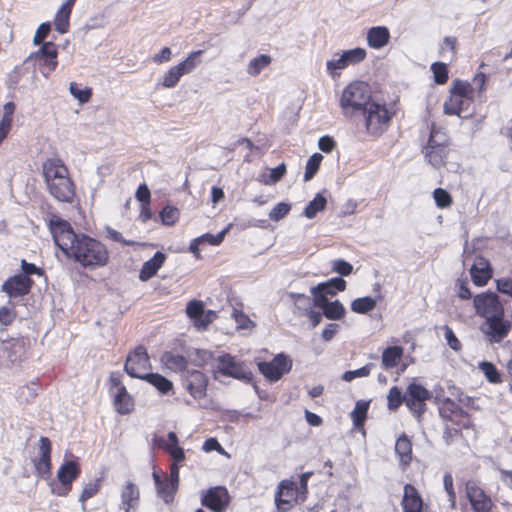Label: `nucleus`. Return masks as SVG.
Listing matches in <instances>:
<instances>
[{
	"instance_id": "9",
	"label": "nucleus",
	"mask_w": 512,
	"mask_h": 512,
	"mask_svg": "<svg viewBox=\"0 0 512 512\" xmlns=\"http://www.w3.org/2000/svg\"><path fill=\"white\" fill-rule=\"evenodd\" d=\"M150 369V359L143 346L136 347L133 352L128 354L124 370L129 376L141 379L149 373Z\"/></svg>"
},
{
	"instance_id": "29",
	"label": "nucleus",
	"mask_w": 512,
	"mask_h": 512,
	"mask_svg": "<svg viewBox=\"0 0 512 512\" xmlns=\"http://www.w3.org/2000/svg\"><path fill=\"white\" fill-rule=\"evenodd\" d=\"M290 297L292 299H296V300H303L306 303L305 315L310 320L312 328H315L316 326H318L321 323L322 317L324 316L323 311L320 312V311H315L312 309L314 307L313 299L311 300V298L305 294L293 293V292L290 293Z\"/></svg>"
},
{
	"instance_id": "8",
	"label": "nucleus",
	"mask_w": 512,
	"mask_h": 512,
	"mask_svg": "<svg viewBox=\"0 0 512 512\" xmlns=\"http://www.w3.org/2000/svg\"><path fill=\"white\" fill-rule=\"evenodd\" d=\"M405 404L412 414L420 418L426 411V401L432 397L429 390L415 382L410 383L406 388Z\"/></svg>"
},
{
	"instance_id": "57",
	"label": "nucleus",
	"mask_w": 512,
	"mask_h": 512,
	"mask_svg": "<svg viewBox=\"0 0 512 512\" xmlns=\"http://www.w3.org/2000/svg\"><path fill=\"white\" fill-rule=\"evenodd\" d=\"M227 231H228V228H225L222 231H220L219 233H217L216 235L206 233V234L199 236V239L202 244L208 243L210 245L217 246L223 242Z\"/></svg>"
},
{
	"instance_id": "4",
	"label": "nucleus",
	"mask_w": 512,
	"mask_h": 512,
	"mask_svg": "<svg viewBox=\"0 0 512 512\" xmlns=\"http://www.w3.org/2000/svg\"><path fill=\"white\" fill-rule=\"evenodd\" d=\"M371 102L370 88L362 81L347 85L340 98V106L345 116L361 113Z\"/></svg>"
},
{
	"instance_id": "51",
	"label": "nucleus",
	"mask_w": 512,
	"mask_h": 512,
	"mask_svg": "<svg viewBox=\"0 0 512 512\" xmlns=\"http://www.w3.org/2000/svg\"><path fill=\"white\" fill-rule=\"evenodd\" d=\"M204 304L200 300H192L187 304L186 313L189 318H191L196 326L197 321L200 319L203 314Z\"/></svg>"
},
{
	"instance_id": "45",
	"label": "nucleus",
	"mask_w": 512,
	"mask_h": 512,
	"mask_svg": "<svg viewBox=\"0 0 512 512\" xmlns=\"http://www.w3.org/2000/svg\"><path fill=\"white\" fill-rule=\"evenodd\" d=\"M183 73L180 71L177 65L171 67L162 77L161 85L165 88L175 87Z\"/></svg>"
},
{
	"instance_id": "6",
	"label": "nucleus",
	"mask_w": 512,
	"mask_h": 512,
	"mask_svg": "<svg viewBox=\"0 0 512 512\" xmlns=\"http://www.w3.org/2000/svg\"><path fill=\"white\" fill-rule=\"evenodd\" d=\"M473 305L476 314L484 318V321L504 315V307L499 296L491 291L474 296Z\"/></svg>"
},
{
	"instance_id": "25",
	"label": "nucleus",
	"mask_w": 512,
	"mask_h": 512,
	"mask_svg": "<svg viewBox=\"0 0 512 512\" xmlns=\"http://www.w3.org/2000/svg\"><path fill=\"white\" fill-rule=\"evenodd\" d=\"M390 39L389 29L385 26L371 27L367 32V43L371 48L381 49Z\"/></svg>"
},
{
	"instance_id": "16",
	"label": "nucleus",
	"mask_w": 512,
	"mask_h": 512,
	"mask_svg": "<svg viewBox=\"0 0 512 512\" xmlns=\"http://www.w3.org/2000/svg\"><path fill=\"white\" fill-rule=\"evenodd\" d=\"M33 285L30 277L22 274H16L5 280L1 286V290L5 292L10 299L27 295Z\"/></svg>"
},
{
	"instance_id": "12",
	"label": "nucleus",
	"mask_w": 512,
	"mask_h": 512,
	"mask_svg": "<svg viewBox=\"0 0 512 512\" xmlns=\"http://www.w3.org/2000/svg\"><path fill=\"white\" fill-rule=\"evenodd\" d=\"M512 322L503 316H498L484 321L481 327L482 333L492 343L502 342L509 334Z\"/></svg>"
},
{
	"instance_id": "31",
	"label": "nucleus",
	"mask_w": 512,
	"mask_h": 512,
	"mask_svg": "<svg viewBox=\"0 0 512 512\" xmlns=\"http://www.w3.org/2000/svg\"><path fill=\"white\" fill-rule=\"evenodd\" d=\"M114 397V405L116 410L120 414H128L133 409V400L132 397L127 392L125 386H121L117 391L111 393Z\"/></svg>"
},
{
	"instance_id": "28",
	"label": "nucleus",
	"mask_w": 512,
	"mask_h": 512,
	"mask_svg": "<svg viewBox=\"0 0 512 512\" xmlns=\"http://www.w3.org/2000/svg\"><path fill=\"white\" fill-rule=\"evenodd\" d=\"M57 48L53 42H45L39 49L38 56L43 61V65L47 68L48 73L55 70L57 62Z\"/></svg>"
},
{
	"instance_id": "48",
	"label": "nucleus",
	"mask_w": 512,
	"mask_h": 512,
	"mask_svg": "<svg viewBox=\"0 0 512 512\" xmlns=\"http://www.w3.org/2000/svg\"><path fill=\"white\" fill-rule=\"evenodd\" d=\"M459 409H461V407L455 401L450 398H446L439 406V414L441 418L448 420L452 416H455Z\"/></svg>"
},
{
	"instance_id": "55",
	"label": "nucleus",
	"mask_w": 512,
	"mask_h": 512,
	"mask_svg": "<svg viewBox=\"0 0 512 512\" xmlns=\"http://www.w3.org/2000/svg\"><path fill=\"white\" fill-rule=\"evenodd\" d=\"M442 330L444 331V338L447 342V345L454 351L461 350L462 345H461L459 339L456 337L452 328L449 327L448 325H444L442 327Z\"/></svg>"
},
{
	"instance_id": "24",
	"label": "nucleus",
	"mask_w": 512,
	"mask_h": 512,
	"mask_svg": "<svg viewBox=\"0 0 512 512\" xmlns=\"http://www.w3.org/2000/svg\"><path fill=\"white\" fill-rule=\"evenodd\" d=\"M153 479L155 482L156 490L158 496L166 503L169 504L174 499V494L178 488L177 484H174V482L170 481L167 476H165L163 479L161 476L154 471Z\"/></svg>"
},
{
	"instance_id": "13",
	"label": "nucleus",
	"mask_w": 512,
	"mask_h": 512,
	"mask_svg": "<svg viewBox=\"0 0 512 512\" xmlns=\"http://www.w3.org/2000/svg\"><path fill=\"white\" fill-rule=\"evenodd\" d=\"M229 502V493L223 486H215L202 491L201 505L212 512H224Z\"/></svg>"
},
{
	"instance_id": "40",
	"label": "nucleus",
	"mask_w": 512,
	"mask_h": 512,
	"mask_svg": "<svg viewBox=\"0 0 512 512\" xmlns=\"http://www.w3.org/2000/svg\"><path fill=\"white\" fill-rule=\"evenodd\" d=\"M322 160L323 156L320 153H314L308 158L304 173L305 182H308L314 178L319 170Z\"/></svg>"
},
{
	"instance_id": "5",
	"label": "nucleus",
	"mask_w": 512,
	"mask_h": 512,
	"mask_svg": "<svg viewBox=\"0 0 512 512\" xmlns=\"http://www.w3.org/2000/svg\"><path fill=\"white\" fill-rule=\"evenodd\" d=\"M361 114L364 117L366 131L372 136H380L383 134L391 119L386 105H381L374 101H372Z\"/></svg>"
},
{
	"instance_id": "50",
	"label": "nucleus",
	"mask_w": 512,
	"mask_h": 512,
	"mask_svg": "<svg viewBox=\"0 0 512 512\" xmlns=\"http://www.w3.org/2000/svg\"><path fill=\"white\" fill-rule=\"evenodd\" d=\"M374 366L373 363H368L359 369L346 371L342 375V379L346 382H350L356 378L367 377Z\"/></svg>"
},
{
	"instance_id": "18",
	"label": "nucleus",
	"mask_w": 512,
	"mask_h": 512,
	"mask_svg": "<svg viewBox=\"0 0 512 512\" xmlns=\"http://www.w3.org/2000/svg\"><path fill=\"white\" fill-rule=\"evenodd\" d=\"M183 385L195 400H200L206 396L208 377L198 370L188 371Z\"/></svg>"
},
{
	"instance_id": "22",
	"label": "nucleus",
	"mask_w": 512,
	"mask_h": 512,
	"mask_svg": "<svg viewBox=\"0 0 512 512\" xmlns=\"http://www.w3.org/2000/svg\"><path fill=\"white\" fill-rule=\"evenodd\" d=\"M401 505L403 512H422L423 500L413 485L406 484L404 486V494Z\"/></svg>"
},
{
	"instance_id": "1",
	"label": "nucleus",
	"mask_w": 512,
	"mask_h": 512,
	"mask_svg": "<svg viewBox=\"0 0 512 512\" xmlns=\"http://www.w3.org/2000/svg\"><path fill=\"white\" fill-rule=\"evenodd\" d=\"M49 230L56 246L69 258L90 270L104 267L109 261L107 247L83 233H75L70 223L57 216L49 220Z\"/></svg>"
},
{
	"instance_id": "20",
	"label": "nucleus",
	"mask_w": 512,
	"mask_h": 512,
	"mask_svg": "<svg viewBox=\"0 0 512 512\" xmlns=\"http://www.w3.org/2000/svg\"><path fill=\"white\" fill-rule=\"evenodd\" d=\"M79 473L80 469L76 462H64L57 472V478L62 484V489L56 492L57 495L66 496L67 493L71 490L72 482L78 477Z\"/></svg>"
},
{
	"instance_id": "10",
	"label": "nucleus",
	"mask_w": 512,
	"mask_h": 512,
	"mask_svg": "<svg viewBox=\"0 0 512 512\" xmlns=\"http://www.w3.org/2000/svg\"><path fill=\"white\" fill-rule=\"evenodd\" d=\"M366 50L361 47L345 50L338 58L328 60L326 63L327 72L335 78L339 76L337 71L347 68L349 65H356L366 58Z\"/></svg>"
},
{
	"instance_id": "42",
	"label": "nucleus",
	"mask_w": 512,
	"mask_h": 512,
	"mask_svg": "<svg viewBox=\"0 0 512 512\" xmlns=\"http://www.w3.org/2000/svg\"><path fill=\"white\" fill-rule=\"evenodd\" d=\"M406 393L402 394L399 387L393 386L389 389L387 395V406L390 411H396L402 403H405Z\"/></svg>"
},
{
	"instance_id": "33",
	"label": "nucleus",
	"mask_w": 512,
	"mask_h": 512,
	"mask_svg": "<svg viewBox=\"0 0 512 512\" xmlns=\"http://www.w3.org/2000/svg\"><path fill=\"white\" fill-rule=\"evenodd\" d=\"M470 104L471 98L450 96V98L444 103V113L447 115L461 116V113L467 110Z\"/></svg>"
},
{
	"instance_id": "56",
	"label": "nucleus",
	"mask_w": 512,
	"mask_h": 512,
	"mask_svg": "<svg viewBox=\"0 0 512 512\" xmlns=\"http://www.w3.org/2000/svg\"><path fill=\"white\" fill-rule=\"evenodd\" d=\"M447 421L452 422L453 424H455L460 429L461 428H469L471 426L470 416L462 408L459 409V411L455 414V416H452Z\"/></svg>"
},
{
	"instance_id": "46",
	"label": "nucleus",
	"mask_w": 512,
	"mask_h": 512,
	"mask_svg": "<svg viewBox=\"0 0 512 512\" xmlns=\"http://www.w3.org/2000/svg\"><path fill=\"white\" fill-rule=\"evenodd\" d=\"M70 94L81 104L87 103L92 96V89L89 87L81 88L77 83L71 82L69 86Z\"/></svg>"
},
{
	"instance_id": "15",
	"label": "nucleus",
	"mask_w": 512,
	"mask_h": 512,
	"mask_svg": "<svg viewBox=\"0 0 512 512\" xmlns=\"http://www.w3.org/2000/svg\"><path fill=\"white\" fill-rule=\"evenodd\" d=\"M467 498L474 512H490L492 500L485 491L473 480L466 482Z\"/></svg>"
},
{
	"instance_id": "38",
	"label": "nucleus",
	"mask_w": 512,
	"mask_h": 512,
	"mask_svg": "<svg viewBox=\"0 0 512 512\" xmlns=\"http://www.w3.org/2000/svg\"><path fill=\"white\" fill-rule=\"evenodd\" d=\"M376 304L377 301L370 296L360 297L352 301L351 310L358 314H366L372 311Z\"/></svg>"
},
{
	"instance_id": "35",
	"label": "nucleus",
	"mask_w": 512,
	"mask_h": 512,
	"mask_svg": "<svg viewBox=\"0 0 512 512\" xmlns=\"http://www.w3.org/2000/svg\"><path fill=\"white\" fill-rule=\"evenodd\" d=\"M395 452L403 464H409L412 459V444L408 437L403 434L395 443Z\"/></svg>"
},
{
	"instance_id": "21",
	"label": "nucleus",
	"mask_w": 512,
	"mask_h": 512,
	"mask_svg": "<svg viewBox=\"0 0 512 512\" xmlns=\"http://www.w3.org/2000/svg\"><path fill=\"white\" fill-rule=\"evenodd\" d=\"M346 289V281L342 277H333L325 282H321L311 287L310 293L313 297L318 296H335L338 292Z\"/></svg>"
},
{
	"instance_id": "27",
	"label": "nucleus",
	"mask_w": 512,
	"mask_h": 512,
	"mask_svg": "<svg viewBox=\"0 0 512 512\" xmlns=\"http://www.w3.org/2000/svg\"><path fill=\"white\" fill-rule=\"evenodd\" d=\"M160 360L167 369L174 372H181L185 370L188 364L186 357L173 351L164 352Z\"/></svg>"
},
{
	"instance_id": "53",
	"label": "nucleus",
	"mask_w": 512,
	"mask_h": 512,
	"mask_svg": "<svg viewBox=\"0 0 512 512\" xmlns=\"http://www.w3.org/2000/svg\"><path fill=\"white\" fill-rule=\"evenodd\" d=\"M433 198L439 208L449 207L452 203L451 195L442 188H436L433 191Z\"/></svg>"
},
{
	"instance_id": "19",
	"label": "nucleus",
	"mask_w": 512,
	"mask_h": 512,
	"mask_svg": "<svg viewBox=\"0 0 512 512\" xmlns=\"http://www.w3.org/2000/svg\"><path fill=\"white\" fill-rule=\"evenodd\" d=\"M313 306L320 308L329 320H341L346 313L345 307L339 300L329 301L324 296L313 297Z\"/></svg>"
},
{
	"instance_id": "32",
	"label": "nucleus",
	"mask_w": 512,
	"mask_h": 512,
	"mask_svg": "<svg viewBox=\"0 0 512 512\" xmlns=\"http://www.w3.org/2000/svg\"><path fill=\"white\" fill-rule=\"evenodd\" d=\"M141 380L155 387L159 393L163 395H168L173 390L172 381L158 373L149 372L147 375L143 376Z\"/></svg>"
},
{
	"instance_id": "2",
	"label": "nucleus",
	"mask_w": 512,
	"mask_h": 512,
	"mask_svg": "<svg viewBox=\"0 0 512 512\" xmlns=\"http://www.w3.org/2000/svg\"><path fill=\"white\" fill-rule=\"evenodd\" d=\"M42 174L49 194L57 201L72 203L75 196V184L62 160L48 158L42 164Z\"/></svg>"
},
{
	"instance_id": "26",
	"label": "nucleus",
	"mask_w": 512,
	"mask_h": 512,
	"mask_svg": "<svg viewBox=\"0 0 512 512\" xmlns=\"http://www.w3.org/2000/svg\"><path fill=\"white\" fill-rule=\"evenodd\" d=\"M165 259L166 255L160 251H157L152 258L144 262L139 273V279L141 281H147L156 275L157 271L163 265Z\"/></svg>"
},
{
	"instance_id": "58",
	"label": "nucleus",
	"mask_w": 512,
	"mask_h": 512,
	"mask_svg": "<svg viewBox=\"0 0 512 512\" xmlns=\"http://www.w3.org/2000/svg\"><path fill=\"white\" fill-rule=\"evenodd\" d=\"M99 487L100 486L97 481L89 482L84 486L82 493L79 497V501L82 503L83 506L88 499L92 498L98 492Z\"/></svg>"
},
{
	"instance_id": "3",
	"label": "nucleus",
	"mask_w": 512,
	"mask_h": 512,
	"mask_svg": "<svg viewBox=\"0 0 512 512\" xmlns=\"http://www.w3.org/2000/svg\"><path fill=\"white\" fill-rule=\"evenodd\" d=\"M450 152L449 137L446 132L432 124L427 143L422 148L425 160L435 169H440L446 164Z\"/></svg>"
},
{
	"instance_id": "23",
	"label": "nucleus",
	"mask_w": 512,
	"mask_h": 512,
	"mask_svg": "<svg viewBox=\"0 0 512 512\" xmlns=\"http://www.w3.org/2000/svg\"><path fill=\"white\" fill-rule=\"evenodd\" d=\"M472 281L477 286H484L492 277V269L488 260L483 257L477 261L470 268Z\"/></svg>"
},
{
	"instance_id": "54",
	"label": "nucleus",
	"mask_w": 512,
	"mask_h": 512,
	"mask_svg": "<svg viewBox=\"0 0 512 512\" xmlns=\"http://www.w3.org/2000/svg\"><path fill=\"white\" fill-rule=\"evenodd\" d=\"M290 210L291 205L289 203L280 202L269 212V218L272 221H280L290 212Z\"/></svg>"
},
{
	"instance_id": "47",
	"label": "nucleus",
	"mask_w": 512,
	"mask_h": 512,
	"mask_svg": "<svg viewBox=\"0 0 512 512\" xmlns=\"http://www.w3.org/2000/svg\"><path fill=\"white\" fill-rule=\"evenodd\" d=\"M479 368L490 383L496 384L501 382L500 373L493 363L483 361L479 364Z\"/></svg>"
},
{
	"instance_id": "59",
	"label": "nucleus",
	"mask_w": 512,
	"mask_h": 512,
	"mask_svg": "<svg viewBox=\"0 0 512 512\" xmlns=\"http://www.w3.org/2000/svg\"><path fill=\"white\" fill-rule=\"evenodd\" d=\"M469 90H470V85L468 83H464L460 80H455L453 83V86L451 88V96L470 98L468 95Z\"/></svg>"
},
{
	"instance_id": "52",
	"label": "nucleus",
	"mask_w": 512,
	"mask_h": 512,
	"mask_svg": "<svg viewBox=\"0 0 512 512\" xmlns=\"http://www.w3.org/2000/svg\"><path fill=\"white\" fill-rule=\"evenodd\" d=\"M331 264L332 271L339 274V277L348 276L353 271V266L344 259H335Z\"/></svg>"
},
{
	"instance_id": "7",
	"label": "nucleus",
	"mask_w": 512,
	"mask_h": 512,
	"mask_svg": "<svg viewBox=\"0 0 512 512\" xmlns=\"http://www.w3.org/2000/svg\"><path fill=\"white\" fill-rule=\"evenodd\" d=\"M216 371L223 376L232 377L243 382L249 383L253 379L251 370L244 362L237 361L234 356L225 353L217 358Z\"/></svg>"
},
{
	"instance_id": "39",
	"label": "nucleus",
	"mask_w": 512,
	"mask_h": 512,
	"mask_svg": "<svg viewBox=\"0 0 512 512\" xmlns=\"http://www.w3.org/2000/svg\"><path fill=\"white\" fill-rule=\"evenodd\" d=\"M271 63V57L266 54H261L250 60L247 73L251 76H257L261 71Z\"/></svg>"
},
{
	"instance_id": "11",
	"label": "nucleus",
	"mask_w": 512,
	"mask_h": 512,
	"mask_svg": "<svg viewBox=\"0 0 512 512\" xmlns=\"http://www.w3.org/2000/svg\"><path fill=\"white\" fill-rule=\"evenodd\" d=\"M258 368L266 379L275 382L291 370L292 361L288 356L280 353L269 362H259Z\"/></svg>"
},
{
	"instance_id": "62",
	"label": "nucleus",
	"mask_w": 512,
	"mask_h": 512,
	"mask_svg": "<svg viewBox=\"0 0 512 512\" xmlns=\"http://www.w3.org/2000/svg\"><path fill=\"white\" fill-rule=\"evenodd\" d=\"M296 484L293 481L283 480L278 485V493L279 495H284L285 497L293 498L294 490L296 489Z\"/></svg>"
},
{
	"instance_id": "17",
	"label": "nucleus",
	"mask_w": 512,
	"mask_h": 512,
	"mask_svg": "<svg viewBox=\"0 0 512 512\" xmlns=\"http://www.w3.org/2000/svg\"><path fill=\"white\" fill-rule=\"evenodd\" d=\"M39 457L33 460L37 475L42 479H48L51 476V441L47 437L39 439Z\"/></svg>"
},
{
	"instance_id": "60",
	"label": "nucleus",
	"mask_w": 512,
	"mask_h": 512,
	"mask_svg": "<svg viewBox=\"0 0 512 512\" xmlns=\"http://www.w3.org/2000/svg\"><path fill=\"white\" fill-rule=\"evenodd\" d=\"M286 173V166L284 163L279 164L278 166L272 168L270 170L269 179L265 180V184H274L282 179V177Z\"/></svg>"
},
{
	"instance_id": "41",
	"label": "nucleus",
	"mask_w": 512,
	"mask_h": 512,
	"mask_svg": "<svg viewBox=\"0 0 512 512\" xmlns=\"http://www.w3.org/2000/svg\"><path fill=\"white\" fill-rule=\"evenodd\" d=\"M202 53V50L193 51L185 60L177 65L183 75L192 72L200 64V56Z\"/></svg>"
},
{
	"instance_id": "63",
	"label": "nucleus",
	"mask_w": 512,
	"mask_h": 512,
	"mask_svg": "<svg viewBox=\"0 0 512 512\" xmlns=\"http://www.w3.org/2000/svg\"><path fill=\"white\" fill-rule=\"evenodd\" d=\"M216 318V312L213 310L205 311L203 310V314L200 319L197 321L196 328L198 330H204L207 326Z\"/></svg>"
},
{
	"instance_id": "36",
	"label": "nucleus",
	"mask_w": 512,
	"mask_h": 512,
	"mask_svg": "<svg viewBox=\"0 0 512 512\" xmlns=\"http://www.w3.org/2000/svg\"><path fill=\"white\" fill-rule=\"evenodd\" d=\"M327 205V199L323 193H317L316 196L307 204L303 215L308 219H313L318 212L323 211Z\"/></svg>"
},
{
	"instance_id": "14",
	"label": "nucleus",
	"mask_w": 512,
	"mask_h": 512,
	"mask_svg": "<svg viewBox=\"0 0 512 512\" xmlns=\"http://www.w3.org/2000/svg\"><path fill=\"white\" fill-rule=\"evenodd\" d=\"M25 353V341L22 338H11L0 342V359L11 365L21 363Z\"/></svg>"
},
{
	"instance_id": "34",
	"label": "nucleus",
	"mask_w": 512,
	"mask_h": 512,
	"mask_svg": "<svg viewBox=\"0 0 512 512\" xmlns=\"http://www.w3.org/2000/svg\"><path fill=\"white\" fill-rule=\"evenodd\" d=\"M139 495V489L132 482H128L121 493V506L125 512H130L137 503Z\"/></svg>"
},
{
	"instance_id": "30",
	"label": "nucleus",
	"mask_w": 512,
	"mask_h": 512,
	"mask_svg": "<svg viewBox=\"0 0 512 512\" xmlns=\"http://www.w3.org/2000/svg\"><path fill=\"white\" fill-rule=\"evenodd\" d=\"M403 352L404 350L401 346H389L385 348L381 356L382 367L385 370L395 368L399 364Z\"/></svg>"
},
{
	"instance_id": "61",
	"label": "nucleus",
	"mask_w": 512,
	"mask_h": 512,
	"mask_svg": "<svg viewBox=\"0 0 512 512\" xmlns=\"http://www.w3.org/2000/svg\"><path fill=\"white\" fill-rule=\"evenodd\" d=\"M16 318V312L13 308L6 306L0 307V324L3 326L11 325Z\"/></svg>"
},
{
	"instance_id": "43",
	"label": "nucleus",
	"mask_w": 512,
	"mask_h": 512,
	"mask_svg": "<svg viewBox=\"0 0 512 512\" xmlns=\"http://www.w3.org/2000/svg\"><path fill=\"white\" fill-rule=\"evenodd\" d=\"M180 211L178 208L166 205L162 208V210L159 212V217L161 219V222L163 225L166 226H172L174 225L177 220L179 219Z\"/></svg>"
},
{
	"instance_id": "37",
	"label": "nucleus",
	"mask_w": 512,
	"mask_h": 512,
	"mask_svg": "<svg viewBox=\"0 0 512 512\" xmlns=\"http://www.w3.org/2000/svg\"><path fill=\"white\" fill-rule=\"evenodd\" d=\"M370 402L359 400L356 402L354 409L351 412V418L356 428L364 425L369 410Z\"/></svg>"
},
{
	"instance_id": "64",
	"label": "nucleus",
	"mask_w": 512,
	"mask_h": 512,
	"mask_svg": "<svg viewBox=\"0 0 512 512\" xmlns=\"http://www.w3.org/2000/svg\"><path fill=\"white\" fill-rule=\"evenodd\" d=\"M497 290L512 297V278H499L496 280Z\"/></svg>"
},
{
	"instance_id": "49",
	"label": "nucleus",
	"mask_w": 512,
	"mask_h": 512,
	"mask_svg": "<svg viewBox=\"0 0 512 512\" xmlns=\"http://www.w3.org/2000/svg\"><path fill=\"white\" fill-rule=\"evenodd\" d=\"M434 81L437 84H445L448 80V68L443 62H435L431 65Z\"/></svg>"
},
{
	"instance_id": "44",
	"label": "nucleus",
	"mask_w": 512,
	"mask_h": 512,
	"mask_svg": "<svg viewBox=\"0 0 512 512\" xmlns=\"http://www.w3.org/2000/svg\"><path fill=\"white\" fill-rule=\"evenodd\" d=\"M71 11H68L64 8H59L55 18L54 25L55 29L60 33L64 34L68 32L69 29V20H70Z\"/></svg>"
}]
</instances>
